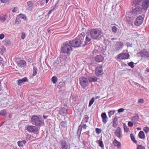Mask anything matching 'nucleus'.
<instances>
[{
    "label": "nucleus",
    "mask_w": 149,
    "mask_h": 149,
    "mask_svg": "<svg viewBox=\"0 0 149 149\" xmlns=\"http://www.w3.org/2000/svg\"><path fill=\"white\" fill-rule=\"evenodd\" d=\"M117 27L115 26H113L111 27L112 32L113 33H116L117 32L118 29Z\"/></svg>",
    "instance_id": "obj_34"
},
{
    "label": "nucleus",
    "mask_w": 149,
    "mask_h": 149,
    "mask_svg": "<svg viewBox=\"0 0 149 149\" xmlns=\"http://www.w3.org/2000/svg\"><path fill=\"white\" fill-rule=\"evenodd\" d=\"M3 43L6 46H9L10 45V41L8 39L5 40L3 41Z\"/></svg>",
    "instance_id": "obj_28"
},
{
    "label": "nucleus",
    "mask_w": 149,
    "mask_h": 149,
    "mask_svg": "<svg viewBox=\"0 0 149 149\" xmlns=\"http://www.w3.org/2000/svg\"><path fill=\"white\" fill-rule=\"evenodd\" d=\"M143 130L146 133H147L149 131V127H145Z\"/></svg>",
    "instance_id": "obj_47"
},
{
    "label": "nucleus",
    "mask_w": 149,
    "mask_h": 149,
    "mask_svg": "<svg viewBox=\"0 0 149 149\" xmlns=\"http://www.w3.org/2000/svg\"><path fill=\"white\" fill-rule=\"evenodd\" d=\"M81 131L78 130L77 131V137L79 140L80 139V138L81 133Z\"/></svg>",
    "instance_id": "obj_46"
},
{
    "label": "nucleus",
    "mask_w": 149,
    "mask_h": 149,
    "mask_svg": "<svg viewBox=\"0 0 149 149\" xmlns=\"http://www.w3.org/2000/svg\"><path fill=\"white\" fill-rule=\"evenodd\" d=\"M144 18L141 16H139L136 19L134 22V24L136 26H139L143 22Z\"/></svg>",
    "instance_id": "obj_9"
},
{
    "label": "nucleus",
    "mask_w": 149,
    "mask_h": 149,
    "mask_svg": "<svg viewBox=\"0 0 149 149\" xmlns=\"http://www.w3.org/2000/svg\"><path fill=\"white\" fill-rule=\"evenodd\" d=\"M134 19V17L133 16L127 17L126 18V22L130 26H132L133 25Z\"/></svg>",
    "instance_id": "obj_14"
},
{
    "label": "nucleus",
    "mask_w": 149,
    "mask_h": 149,
    "mask_svg": "<svg viewBox=\"0 0 149 149\" xmlns=\"http://www.w3.org/2000/svg\"><path fill=\"white\" fill-rule=\"evenodd\" d=\"M117 38H113L111 39V40H117Z\"/></svg>",
    "instance_id": "obj_64"
},
{
    "label": "nucleus",
    "mask_w": 149,
    "mask_h": 149,
    "mask_svg": "<svg viewBox=\"0 0 149 149\" xmlns=\"http://www.w3.org/2000/svg\"><path fill=\"white\" fill-rule=\"evenodd\" d=\"M79 82L80 85L84 89L88 85V79L84 77H81L79 78Z\"/></svg>",
    "instance_id": "obj_6"
},
{
    "label": "nucleus",
    "mask_w": 149,
    "mask_h": 149,
    "mask_svg": "<svg viewBox=\"0 0 149 149\" xmlns=\"http://www.w3.org/2000/svg\"><path fill=\"white\" fill-rule=\"evenodd\" d=\"M55 7H54L52 9L50 10L48 13V15H49L52 13V10H53L54 9Z\"/></svg>",
    "instance_id": "obj_58"
},
{
    "label": "nucleus",
    "mask_w": 149,
    "mask_h": 149,
    "mask_svg": "<svg viewBox=\"0 0 149 149\" xmlns=\"http://www.w3.org/2000/svg\"><path fill=\"white\" fill-rule=\"evenodd\" d=\"M43 118L44 119H46L47 118L48 116H45V115H43Z\"/></svg>",
    "instance_id": "obj_62"
},
{
    "label": "nucleus",
    "mask_w": 149,
    "mask_h": 149,
    "mask_svg": "<svg viewBox=\"0 0 149 149\" xmlns=\"http://www.w3.org/2000/svg\"><path fill=\"white\" fill-rule=\"evenodd\" d=\"M132 4L135 7L132 8L130 13L134 16L141 14L143 10L148 9L149 7V0H133Z\"/></svg>",
    "instance_id": "obj_1"
},
{
    "label": "nucleus",
    "mask_w": 149,
    "mask_h": 149,
    "mask_svg": "<svg viewBox=\"0 0 149 149\" xmlns=\"http://www.w3.org/2000/svg\"><path fill=\"white\" fill-rule=\"evenodd\" d=\"M85 36V33H84V32H82V33H81V34L80 35V38L81 39V40H83L84 38V36Z\"/></svg>",
    "instance_id": "obj_45"
},
{
    "label": "nucleus",
    "mask_w": 149,
    "mask_h": 149,
    "mask_svg": "<svg viewBox=\"0 0 149 149\" xmlns=\"http://www.w3.org/2000/svg\"><path fill=\"white\" fill-rule=\"evenodd\" d=\"M26 36V33L24 32H23L22 33L21 38L22 39H24Z\"/></svg>",
    "instance_id": "obj_52"
},
{
    "label": "nucleus",
    "mask_w": 149,
    "mask_h": 149,
    "mask_svg": "<svg viewBox=\"0 0 149 149\" xmlns=\"http://www.w3.org/2000/svg\"><path fill=\"white\" fill-rule=\"evenodd\" d=\"M128 65L130 66L131 68H133L134 67V63L132 61H131L128 63Z\"/></svg>",
    "instance_id": "obj_44"
},
{
    "label": "nucleus",
    "mask_w": 149,
    "mask_h": 149,
    "mask_svg": "<svg viewBox=\"0 0 149 149\" xmlns=\"http://www.w3.org/2000/svg\"><path fill=\"white\" fill-rule=\"evenodd\" d=\"M101 30L97 29H92L90 32V34L91 38L93 39H97L101 34Z\"/></svg>",
    "instance_id": "obj_5"
},
{
    "label": "nucleus",
    "mask_w": 149,
    "mask_h": 149,
    "mask_svg": "<svg viewBox=\"0 0 149 149\" xmlns=\"http://www.w3.org/2000/svg\"><path fill=\"white\" fill-rule=\"evenodd\" d=\"M140 56L143 58H149V53L145 49L142 50L139 53Z\"/></svg>",
    "instance_id": "obj_8"
},
{
    "label": "nucleus",
    "mask_w": 149,
    "mask_h": 149,
    "mask_svg": "<svg viewBox=\"0 0 149 149\" xmlns=\"http://www.w3.org/2000/svg\"><path fill=\"white\" fill-rule=\"evenodd\" d=\"M69 43L71 46L74 48H76L82 47V42L81 40L80 39L79 37L77 38L69 40Z\"/></svg>",
    "instance_id": "obj_2"
},
{
    "label": "nucleus",
    "mask_w": 149,
    "mask_h": 149,
    "mask_svg": "<svg viewBox=\"0 0 149 149\" xmlns=\"http://www.w3.org/2000/svg\"><path fill=\"white\" fill-rule=\"evenodd\" d=\"M18 64L19 66L22 68L26 66V63L25 61L21 60L19 61Z\"/></svg>",
    "instance_id": "obj_19"
},
{
    "label": "nucleus",
    "mask_w": 149,
    "mask_h": 149,
    "mask_svg": "<svg viewBox=\"0 0 149 149\" xmlns=\"http://www.w3.org/2000/svg\"><path fill=\"white\" fill-rule=\"evenodd\" d=\"M25 129L30 133H35L38 131V128L36 126L27 125Z\"/></svg>",
    "instance_id": "obj_7"
},
{
    "label": "nucleus",
    "mask_w": 149,
    "mask_h": 149,
    "mask_svg": "<svg viewBox=\"0 0 149 149\" xmlns=\"http://www.w3.org/2000/svg\"><path fill=\"white\" fill-rule=\"evenodd\" d=\"M17 10V8L16 7H14L12 10V11L13 12H15Z\"/></svg>",
    "instance_id": "obj_60"
},
{
    "label": "nucleus",
    "mask_w": 149,
    "mask_h": 149,
    "mask_svg": "<svg viewBox=\"0 0 149 149\" xmlns=\"http://www.w3.org/2000/svg\"><path fill=\"white\" fill-rule=\"evenodd\" d=\"M123 43L118 42H117L115 45V49L116 51L121 50L123 47Z\"/></svg>",
    "instance_id": "obj_13"
},
{
    "label": "nucleus",
    "mask_w": 149,
    "mask_h": 149,
    "mask_svg": "<svg viewBox=\"0 0 149 149\" xmlns=\"http://www.w3.org/2000/svg\"><path fill=\"white\" fill-rule=\"evenodd\" d=\"M3 61V59L0 57V63H1Z\"/></svg>",
    "instance_id": "obj_63"
},
{
    "label": "nucleus",
    "mask_w": 149,
    "mask_h": 149,
    "mask_svg": "<svg viewBox=\"0 0 149 149\" xmlns=\"http://www.w3.org/2000/svg\"><path fill=\"white\" fill-rule=\"evenodd\" d=\"M59 113L61 115L63 114H66L67 113V109L64 107H61L59 111Z\"/></svg>",
    "instance_id": "obj_20"
},
{
    "label": "nucleus",
    "mask_w": 149,
    "mask_h": 149,
    "mask_svg": "<svg viewBox=\"0 0 149 149\" xmlns=\"http://www.w3.org/2000/svg\"><path fill=\"white\" fill-rule=\"evenodd\" d=\"M123 127L124 131L126 132H127L129 131V129L127 125L125 124H123Z\"/></svg>",
    "instance_id": "obj_42"
},
{
    "label": "nucleus",
    "mask_w": 149,
    "mask_h": 149,
    "mask_svg": "<svg viewBox=\"0 0 149 149\" xmlns=\"http://www.w3.org/2000/svg\"><path fill=\"white\" fill-rule=\"evenodd\" d=\"M44 1L43 0H39L37 2V4L38 5L42 6L44 4Z\"/></svg>",
    "instance_id": "obj_36"
},
{
    "label": "nucleus",
    "mask_w": 149,
    "mask_h": 149,
    "mask_svg": "<svg viewBox=\"0 0 149 149\" xmlns=\"http://www.w3.org/2000/svg\"><path fill=\"white\" fill-rule=\"evenodd\" d=\"M115 113V111L113 110L110 111L109 112V117L111 116L112 115H113Z\"/></svg>",
    "instance_id": "obj_49"
},
{
    "label": "nucleus",
    "mask_w": 149,
    "mask_h": 149,
    "mask_svg": "<svg viewBox=\"0 0 149 149\" xmlns=\"http://www.w3.org/2000/svg\"><path fill=\"white\" fill-rule=\"evenodd\" d=\"M95 98L94 97H93L92 98L91 100H90L88 104V107H90L93 104L94 102Z\"/></svg>",
    "instance_id": "obj_35"
},
{
    "label": "nucleus",
    "mask_w": 149,
    "mask_h": 149,
    "mask_svg": "<svg viewBox=\"0 0 149 149\" xmlns=\"http://www.w3.org/2000/svg\"><path fill=\"white\" fill-rule=\"evenodd\" d=\"M118 119L116 117H114L113 119V127L116 128L117 127L118 124V123L117 122Z\"/></svg>",
    "instance_id": "obj_23"
},
{
    "label": "nucleus",
    "mask_w": 149,
    "mask_h": 149,
    "mask_svg": "<svg viewBox=\"0 0 149 149\" xmlns=\"http://www.w3.org/2000/svg\"><path fill=\"white\" fill-rule=\"evenodd\" d=\"M138 101L139 103H142L143 102L144 100L143 99L141 98L139 99Z\"/></svg>",
    "instance_id": "obj_59"
},
{
    "label": "nucleus",
    "mask_w": 149,
    "mask_h": 149,
    "mask_svg": "<svg viewBox=\"0 0 149 149\" xmlns=\"http://www.w3.org/2000/svg\"><path fill=\"white\" fill-rule=\"evenodd\" d=\"M72 47L69 43V42L66 41L65 42L62 47V51L63 53H66L69 55L72 51Z\"/></svg>",
    "instance_id": "obj_3"
},
{
    "label": "nucleus",
    "mask_w": 149,
    "mask_h": 149,
    "mask_svg": "<svg viewBox=\"0 0 149 149\" xmlns=\"http://www.w3.org/2000/svg\"><path fill=\"white\" fill-rule=\"evenodd\" d=\"M95 131L97 134H99L101 133L102 132V130L101 129L96 128L95 129Z\"/></svg>",
    "instance_id": "obj_51"
},
{
    "label": "nucleus",
    "mask_w": 149,
    "mask_h": 149,
    "mask_svg": "<svg viewBox=\"0 0 149 149\" xmlns=\"http://www.w3.org/2000/svg\"><path fill=\"white\" fill-rule=\"evenodd\" d=\"M31 123L36 126L41 127L43 123L40 120L39 117L37 115H33L31 118Z\"/></svg>",
    "instance_id": "obj_4"
},
{
    "label": "nucleus",
    "mask_w": 149,
    "mask_h": 149,
    "mask_svg": "<svg viewBox=\"0 0 149 149\" xmlns=\"http://www.w3.org/2000/svg\"><path fill=\"white\" fill-rule=\"evenodd\" d=\"M61 126L63 127H65L67 125V123L65 121H62L60 123Z\"/></svg>",
    "instance_id": "obj_38"
},
{
    "label": "nucleus",
    "mask_w": 149,
    "mask_h": 149,
    "mask_svg": "<svg viewBox=\"0 0 149 149\" xmlns=\"http://www.w3.org/2000/svg\"><path fill=\"white\" fill-rule=\"evenodd\" d=\"M113 144L114 146L117 147L118 148H120L121 147V144L120 142L117 141L116 139L114 140Z\"/></svg>",
    "instance_id": "obj_22"
},
{
    "label": "nucleus",
    "mask_w": 149,
    "mask_h": 149,
    "mask_svg": "<svg viewBox=\"0 0 149 149\" xmlns=\"http://www.w3.org/2000/svg\"><path fill=\"white\" fill-rule=\"evenodd\" d=\"M130 137L131 140L133 141V142L135 143H137V141L135 140L133 134H130Z\"/></svg>",
    "instance_id": "obj_39"
},
{
    "label": "nucleus",
    "mask_w": 149,
    "mask_h": 149,
    "mask_svg": "<svg viewBox=\"0 0 149 149\" xmlns=\"http://www.w3.org/2000/svg\"><path fill=\"white\" fill-rule=\"evenodd\" d=\"M118 58L121 59H124L123 53L120 54L118 57Z\"/></svg>",
    "instance_id": "obj_50"
},
{
    "label": "nucleus",
    "mask_w": 149,
    "mask_h": 149,
    "mask_svg": "<svg viewBox=\"0 0 149 149\" xmlns=\"http://www.w3.org/2000/svg\"><path fill=\"white\" fill-rule=\"evenodd\" d=\"M130 55L127 53H123L124 59H127L129 58Z\"/></svg>",
    "instance_id": "obj_41"
},
{
    "label": "nucleus",
    "mask_w": 149,
    "mask_h": 149,
    "mask_svg": "<svg viewBox=\"0 0 149 149\" xmlns=\"http://www.w3.org/2000/svg\"><path fill=\"white\" fill-rule=\"evenodd\" d=\"M26 143V141L25 140L18 141L17 143L18 146L19 147H23V145H24Z\"/></svg>",
    "instance_id": "obj_27"
},
{
    "label": "nucleus",
    "mask_w": 149,
    "mask_h": 149,
    "mask_svg": "<svg viewBox=\"0 0 149 149\" xmlns=\"http://www.w3.org/2000/svg\"><path fill=\"white\" fill-rule=\"evenodd\" d=\"M4 37V35L3 33H1L0 34V40H2Z\"/></svg>",
    "instance_id": "obj_57"
},
{
    "label": "nucleus",
    "mask_w": 149,
    "mask_h": 149,
    "mask_svg": "<svg viewBox=\"0 0 149 149\" xmlns=\"http://www.w3.org/2000/svg\"><path fill=\"white\" fill-rule=\"evenodd\" d=\"M137 149H146L142 145H138Z\"/></svg>",
    "instance_id": "obj_48"
},
{
    "label": "nucleus",
    "mask_w": 149,
    "mask_h": 149,
    "mask_svg": "<svg viewBox=\"0 0 149 149\" xmlns=\"http://www.w3.org/2000/svg\"><path fill=\"white\" fill-rule=\"evenodd\" d=\"M124 110V109L122 108H121L119 109L118 110V113H121L123 112Z\"/></svg>",
    "instance_id": "obj_55"
},
{
    "label": "nucleus",
    "mask_w": 149,
    "mask_h": 149,
    "mask_svg": "<svg viewBox=\"0 0 149 149\" xmlns=\"http://www.w3.org/2000/svg\"><path fill=\"white\" fill-rule=\"evenodd\" d=\"M27 6L29 9H31L32 7V3L31 1H30L27 3Z\"/></svg>",
    "instance_id": "obj_37"
},
{
    "label": "nucleus",
    "mask_w": 149,
    "mask_h": 149,
    "mask_svg": "<svg viewBox=\"0 0 149 149\" xmlns=\"http://www.w3.org/2000/svg\"><path fill=\"white\" fill-rule=\"evenodd\" d=\"M103 65H100L99 66H97L96 68L95 72L96 75L98 77L100 76L102 74V72Z\"/></svg>",
    "instance_id": "obj_10"
},
{
    "label": "nucleus",
    "mask_w": 149,
    "mask_h": 149,
    "mask_svg": "<svg viewBox=\"0 0 149 149\" xmlns=\"http://www.w3.org/2000/svg\"><path fill=\"white\" fill-rule=\"evenodd\" d=\"M95 61L97 62H102L104 59L103 56L101 55H98L96 56L94 58Z\"/></svg>",
    "instance_id": "obj_17"
},
{
    "label": "nucleus",
    "mask_w": 149,
    "mask_h": 149,
    "mask_svg": "<svg viewBox=\"0 0 149 149\" xmlns=\"http://www.w3.org/2000/svg\"><path fill=\"white\" fill-rule=\"evenodd\" d=\"M28 80L27 77H24L22 79H19L17 80V84L19 86H21L23 84L24 82L28 81Z\"/></svg>",
    "instance_id": "obj_15"
},
{
    "label": "nucleus",
    "mask_w": 149,
    "mask_h": 149,
    "mask_svg": "<svg viewBox=\"0 0 149 149\" xmlns=\"http://www.w3.org/2000/svg\"><path fill=\"white\" fill-rule=\"evenodd\" d=\"M99 145L101 148H103L104 147V145L103 141L102 140H99Z\"/></svg>",
    "instance_id": "obj_40"
},
{
    "label": "nucleus",
    "mask_w": 149,
    "mask_h": 149,
    "mask_svg": "<svg viewBox=\"0 0 149 149\" xmlns=\"http://www.w3.org/2000/svg\"><path fill=\"white\" fill-rule=\"evenodd\" d=\"M37 69L36 67L35 66L33 67L32 75L33 77L35 76L36 75L37 73Z\"/></svg>",
    "instance_id": "obj_31"
},
{
    "label": "nucleus",
    "mask_w": 149,
    "mask_h": 149,
    "mask_svg": "<svg viewBox=\"0 0 149 149\" xmlns=\"http://www.w3.org/2000/svg\"><path fill=\"white\" fill-rule=\"evenodd\" d=\"M89 118V117L87 115H86L85 117L82 120L81 124H84V123H88Z\"/></svg>",
    "instance_id": "obj_29"
},
{
    "label": "nucleus",
    "mask_w": 149,
    "mask_h": 149,
    "mask_svg": "<svg viewBox=\"0 0 149 149\" xmlns=\"http://www.w3.org/2000/svg\"><path fill=\"white\" fill-rule=\"evenodd\" d=\"M92 39L93 38L90 35H86L85 38V41L84 44H82V47H84L87 45L89 44L90 42L91 41Z\"/></svg>",
    "instance_id": "obj_12"
},
{
    "label": "nucleus",
    "mask_w": 149,
    "mask_h": 149,
    "mask_svg": "<svg viewBox=\"0 0 149 149\" xmlns=\"http://www.w3.org/2000/svg\"><path fill=\"white\" fill-rule=\"evenodd\" d=\"M139 138L141 139H144L145 138V135L143 131H140L138 134Z\"/></svg>",
    "instance_id": "obj_26"
},
{
    "label": "nucleus",
    "mask_w": 149,
    "mask_h": 149,
    "mask_svg": "<svg viewBox=\"0 0 149 149\" xmlns=\"http://www.w3.org/2000/svg\"><path fill=\"white\" fill-rule=\"evenodd\" d=\"M148 72H149V69L148 68H147L146 70V74H147Z\"/></svg>",
    "instance_id": "obj_61"
},
{
    "label": "nucleus",
    "mask_w": 149,
    "mask_h": 149,
    "mask_svg": "<svg viewBox=\"0 0 149 149\" xmlns=\"http://www.w3.org/2000/svg\"><path fill=\"white\" fill-rule=\"evenodd\" d=\"M128 125L130 127H132L133 125V123L131 121H129L128 123Z\"/></svg>",
    "instance_id": "obj_54"
},
{
    "label": "nucleus",
    "mask_w": 149,
    "mask_h": 149,
    "mask_svg": "<svg viewBox=\"0 0 149 149\" xmlns=\"http://www.w3.org/2000/svg\"><path fill=\"white\" fill-rule=\"evenodd\" d=\"M139 118V116L138 115L134 116L132 118V120H136Z\"/></svg>",
    "instance_id": "obj_43"
},
{
    "label": "nucleus",
    "mask_w": 149,
    "mask_h": 149,
    "mask_svg": "<svg viewBox=\"0 0 149 149\" xmlns=\"http://www.w3.org/2000/svg\"><path fill=\"white\" fill-rule=\"evenodd\" d=\"M1 2L3 3H6L8 2L9 0H0Z\"/></svg>",
    "instance_id": "obj_56"
},
{
    "label": "nucleus",
    "mask_w": 149,
    "mask_h": 149,
    "mask_svg": "<svg viewBox=\"0 0 149 149\" xmlns=\"http://www.w3.org/2000/svg\"><path fill=\"white\" fill-rule=\"evenodd\" d=\"M101 116L102 119V122L104 124H106L107 121V116L106 113L105 112L102 113L101 115Z\"/></svg>",
    "instance_id": "obj_18"
},
{
    "label": "nucleus",
    "mask_w": 149,
    "mask_h": 149,
    "mask_svg": "<svg viewBox=\"0 0 149 149\" xmlns=\"http://www.w3.org/2000/svg\"><path fill=\"white\" fill-rule=\"evenodd\" d=\"M61 143L62 149H69L67 143L65 140H62Z\"/></svg>",
    "instance_id": "obj_16"
},
{
    "label": "nucleus",
    "mask_w": 149,
    "mask_h": 149,
    "mask_svg": "<svg viewBox=\"0 0 149 149\" xmlns=\"http://www.w3.org/2000/svg\"><path fill=\"white\" fill-rule=\"evenodd\" d=\"M126 45L127 47H132V43L128 42H126Z\"/></svg>",
    "instance_id": "obj_53"
},
{
    "label": "nucleus",
    "mask_w": 149,
    "mask_h": 149,
    "mask_svg": "<svg viewBox=\"0 0 149 149\" xmlns=\"http://www.w3.org/2000/svg\"><path fill=\"white\" fill-rule=\"evenodd\" d=\"M58 79L56 76H54L51 78V80L54 84H56L57 82Z\"/></svg>",
    "instance_id": "obj_32"
},
{
    "label": "nucleus",
    "mask_w": 149,
    "mask_h": 149,
    "mask_svg": "<svg viewBox=\"0 0 149 149\" xmlns=\"http://www.w3.org/2000/svg\"><path fill=\"white\" fill-rule=\"evenodd\" d=\"M8 15L7 14H6L5 15H0V20L2 22H4L8 18Z\"/></svg>",
    "instance_id": "obj_21"
},
{
    "label": "nucleus",
    "mask_w": 149,
    "mask_h": 149,
    "mask_svg": "<svg viewBox=\"0 0 149 149\" xmlns=\"http://www.w3.org/2000/svg\"><path fill=\"white\" fill-rule=\"evenodd\" d=\"M86 127L87 125L86 124H82L81 123L78 127V130L81 131L82 128L84 129H86Z\"/></svg>",
    "instance_id": "obj_24"
},
{
    "label": "nucleus",
    "mask_w": 149,
    "mask_h": 149,
    "mask_svg": "<svg viewBox=\"0 0 149 149\" xmlns=\"http://www.w3.org/2000/svg\"><path fill=\"white\" fill-rule=\"evenodd\" d=\"M7 112L6 110H3L0 111V115L3 116H5L7 114Z\"/></svg>",
    "instance_id": "obj_33"
},
{
    "label": "nucleus",
    "mask_w": 149,
    "mask_h": 149,
    "mask_svg": "<svg viewBox=\"0 0 149 149\" xmlns=\"http://www.w3.org/2000/svg\"><path fill=\"white\" fill-rule=\"evenodd\" d=\"M19 18H21L24 20H25L26 19L25 15L22 14H20L18 15L16 19H18Z\"/></svg>",
    "instance_id": "obj_25"
},
{
    "label": "nucleus",
    "mask_w": 149,
    "mask_h": 149,
    "mask_svg": "<svg viewBox=\"0 0 149 149\" xmlns=\"http://www.w3.org/2000/svg\"><path fill=\"white\" fill-rule=\"evenodd\" d=\"M98 78L96 77H91L88 78L89 82H95L97 81Z\"/></svg>",
    "instance_id": "obj_30"
},
{
    "label": "nucleus",
    "mask_w": 149,
    "mask_h": 149,
    "mask_svg": "<svg viewBox=\"0 0 149 149\" xmlns=\"http://www.w3.org/2000/svg\"><path fill=\"white\" fill-rule=\"evenodd\" d=\"M114 134L118 138L121 139L122 138V134L121 129L120 127H118L116 130Z\"/></svg>",
    "instance_id": "obj_11"
}]
</instances>
